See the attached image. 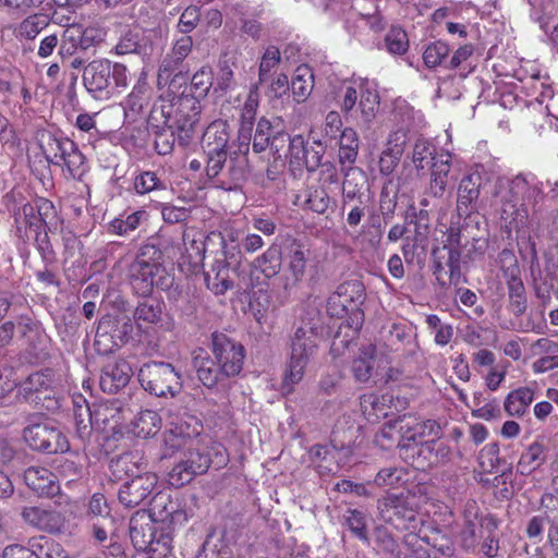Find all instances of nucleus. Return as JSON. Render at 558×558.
<instances>
[{
	"instance_id": "nucleus-54",
	"label": "nucleus",
	"mask_w": 558,
	"mask_h": 558,
	"mask_svg": "<svg viewBox=\"0 0 558 558\" xmlns=\"http://www.w3.org/2000/svg\"><path fill=\"white\" fill-rule=\"evenodd\" d=\"M48 433V424H35L24 429V439L34 450L44 451Z\"/></svg>"
},
{
	"instance_id": "nucleus-45",
	"label": "nucleus",
	"mask_w": 558,
	"mask_h": 558,
	"mask_svg": "<svg viewBox=\"0 0 558 558\" xmlns=\"http://www.w3.org/2000/svg\"><path fill=\"white\" fill-rule=\"evenodd\" d=\"M544 461V449L538 442H534L522 453L519 463L518 472L522 475H527L537 469Z\"/></svg>"
},
{
	"instance_id": "nucleus-35",
	"label": "nucleus",
	"mask_w": 558,
	"mask_h": 558,
	"mask_svg": "<svg viewBox=\"0 0 558 558\" xmlns=\"http://www.w3.org/2000/svg\"><path fill=\"white\" fill-rule=\"evenodd\" d=\"M305 253L296 245L290 253L288 267L282 275L284 289H290L302 280L305 274Z\"/></svg>"
},
{
	"instance_id": "nucleus-38",
	"label": "nucleus",
	"mask_w": 558,
	"mask_h": 558,
	"mask_svg": "<svg viewBox=\"0 0 558 558\" xmlns=\"http://www.w3.org/2000/svg\"><path fill=\"white\" fill-rule=\"evenodd\" d=\"M194 366L196 368L198 379L204 386L208 388L215 386L219 379L220 374H222L220 372V367L218 368L215 365V362L203 349L195 351Z\"/></svg>"
},
{
	"instance_id": "nucleus-37",
	"label": "nucleus",
	"mask_w": 558,
	"mask_h": 558,
	"mask_svg": "<svg viewBox=\"0 0 558 558\" xmlns=\"http://www.w3.org/2000/svg\"><path fill=\"white\" fill-rule=\"evenodd\" d=\"M161 306L159 303H140L134 312V320L138 333L149 331L161 320Z\"/></svg>"
},
{
	"instance_id": "nucleus-21",
	"label": "nucleus",
	"mask_w": 558,
	"mask_h": 558,
	"mask_svg": "<svg viewBox=\"0 0 558 558\" xmlns=\"http://www.w3.org/2000/svg\"><path fill=\"white\" fill-rule=\"evenodd\" d=\"M404 400L397 398L395 402L393 396L389 392L383 393L380 397L373 393L361 397V409L369 421L386 417L393 409L398 411L400 408H404Z\"/></svg>"
},
{
	"instance_id": "nucleus-31",
	"label": "nucleus",
	"mask_w": 558,
	"mask_h": 558,
	"mask_svg": "<svg viewBox=\"0 0 558 558\" xmlns=\"http://www.w3.org/2000/svg\"><path fill=\"white\" fill-rule=\"evenodd\" d=\"M313 88V70L306 64L299 65L295 69L292 81L290 83L293 100L298 104L304 102L311 96Z\"/></svg>"
},
{
	"instance_id": "nucleus-28",
	"label": "nucleus",
	"mask_w": 558,
	"mask_h": 558,
	"mask_svg": "<svg viewBox=\"0 0 558 558\" xmlns=\"http://www.w3.org/2000/svg\"><path fill=\"white\" fill-rule=\"evenodd\" d=\"M499 187L506 189L515 201L531 199L539 193V186L534 175L519 174L512 180H500Z\"/></svg>"
},
{
	"instance_id": "nucleus-49",
	"label": "nucleus",
	"mask_w": 558,
	"mask_h": 558,
	"mask_svg": "<svg viewBox=\"0 0 558 558\" xmlns=\"http://www.w3.org/2000/svg\"><path fill=\"white\" fill-rule=\"evenodd\" d=\"M553 488L555 494H545L542 497V506L547 509V520L551 522L556 532L550 531V537H558V477L553 480Z\"/></svg>"
},
{
	"instance_id": "nucleus-19",
	"label": "nucleus",
	"mask_w": 558,
	"mask_h": 558,
	"mask_svg": "<svg viewBox=\"0 0 558 558\" xmlns=\"http://www.w3.org/2000/svg\"><path fill=\"white\" fill-rule=\"evenodd\" d=\"M499 263L504 271V276L507 278V284L509 290V298L515 306V311L521 313L525 308L524 298V286L519 278V267L517 258L512 251L502 250L499 253Z\"/></svg>"
},
{
	"instance_id": "nucleus-16",
	"label": "nucleus",
	"mask_w": 558,
	"mask_h": 558,
	"mask_svg": "<svg viewBox=\"0 0 558 558\" xmlns=\"http://www.w3.org/2000/svg\"><path fill=\"white\" fill-rule=\"evenodd\" d=\"M386 360L378 355L373 344L360 349L359 355L353 360L351 371L354 378L360 383L373 379L375 383L385 377Z\"/></svg>"
},
{
	"instance_id": "nucleus-47",
	"label": "nucleus",
	"mask_w": 558,
	"mask_h": 558,
	"mask_svg": "<svg viewBox=\"0 0 558 558\" xmlns=\"http://www.w3.org/2000/svg\"><path fill=\"white\" fill-rule=\"evenodd\" d=\"M290 82L284 73L276 75L269 83L266 96L272 104H284L289 99Z\"/></svg>"
},
{
	"instance_id": "nucleus-2",
	"label": "nucleus",
	"mask_w": 558,
	"mask_h": 558,
	"mask_svg": "<svg viewBox=\"0 0 558 558\" xmlns=\"http://www.w3.org/2000/svg\"><path fill=\"white\" fill-rule=\"evenodd\" d=\"M230 102L240 110L241 126L236 138L238 150L232 151V154L239 153L242 156L232 174L234 179H241L246 169V155L250 150L252 128L259 106L258 84L252 83L250 86L244 87L236 96L231 97Z\"/></svg>"
},
{
	"instance_id": "nucleus-7",
	"label": "nucleus",
	"mask_w": 558,
	"mask_h": 558,
	"mask_svg": "<svg viewBox=\"0 0 558 558\" xmlns=\"http://www.w3.org/2000/svg\"><path fill=\"white\" fill-rule=\"evenodd\" d=\"M142 387L157 397H175L182 388L181 375L165 362H149L138 372Z\"/></svg>"
},
{
	"instance_id": "nucleus-53",
	"label": "nucleus",
	"mask_w": 558,
	"mask_h": 558,
	"mask_svg": "<svg viewBox=\"0 0 558 558\" xmlns=\"http://www.w3.org/2000/svg\"><path fill=\"white\" fill-rule=\"evenodd\" d=\"M133 187L140 195L155 190H163L166 186L153 171H144L134 178Z\"/></svg>"
},
{
	"instance_id": "nucleus-33",
	"label": "nucleus",
	"mask_w": 558,
	"mask_h": 558,
	"mask_svg": "<svg viewBox=\"0 0 558 558\" xmlns=\"http://www.w3.org/2000/svg\"><path fill=\"white\" fill-rule=\"evenodd\" d=\"M151 93V87L148 84V71L146 69H142L132 92L126 98V107L133 112H140L149 104Z\"/></svg>"
},
{
	"instance_id": "nucleus-4",
	"label": "nucleus",
	"mask_w": 558,
	"mask_h": 558,
	"mask_svg": "<svg viewBox=\"0 0 558 558\" xmlns=\"http://www.w3.org/2000/svg\"><path fill=\"white\" fill-rule=\"evenodd\" d=\"M138 454L124 453L116 461L118 471H124L131 480L122 485L119 490V500L126 507H135L147 499L155 490L157 475L154 473L138 474Z\"/></svg>"
},
{
	"instance_id": "nucleus-11",
	"label": "nucleus",
	"mask_w": 558,
	"mask_h": 558,
	"mask_svg": "<svg viewBox=\"0 0 558 558\" xmlns=\"http://www.w3.org/2000/svg\"><path fill=\"white\" fill-rule=\"evenodd\" d=\"M359 135L353 128L348 126L341 131L339 137L338 161L341 166V170L344 175V199H353L356 194V189H351V180L349 178L355 172L361 173L357 169L353 167L359 154Z\"/></svg>"
},
{
	"instance_id": "nucleus-43",
	"label": "nucleus",
	"mask_w": 558,
	"mask_h": 558,
	"mask_svg": "<svg viewBox=\"0 0 558 558\" xmlns=\"http://www.w3.org/2000/svg\"><path fill=\"white\" fill-rule=\"evenodd\" d=\"M38 558H69L65 549L57 542L45 537H33L28 541Z\"/></svg>"
},
{
	"instance_id": "nucleus-57",
	"label": "nucleus",
	"mask_w": 558,
	"mask_h": 558,
	"mask_svg": "<svg viewBox=\"0 0 558 558\" xmlns=\"http://www.w3.org/2000/svg\"><path fill=\"white\" fill-rule=\"evenodd\" d=\"M281 61L280 50L276 46H268L259 62L258 80L264 82L268 73L274 70Z\"/></svg>"
},
{
	"instance_id": "nucleus-48",
	"label": "nucleus",
	"mask_w": 558,
	"mask_h": 558,
	"mask_svg": "<svg viewBox=\"0 0 558 558\" xmlns=\"http://www.w3.org/2000/svg\"><path fill=\"white\" fill-rule=\"evenodd\" d=\"M435 157L433 144L426 138H417L412 153V162L416 170H424Z\"/></svg>"
},
{
	"instance_id": "nucleus-26",
	"label": "nucleus",
	"mask_w": 558,
	"mask_h": 558,
	"mask_svg": "<svg viewBox=\"0 0 558 558\" xmlns=\"http://www.w3.org/2000/svg\"><path fill=\"white\" fill-rule=\"evenodd\" d=\"M531 353L538 359L532 364L535 374H542L558 367V343L542 338L531 347Z\"/></svg>"
},
{
	"instance_id": "nucleus-58",
	"label": "nucleus",
	"mask_w": 558,
	"mask_h": 558,
	"mask_svg": "<svg viewBox=\"0 0 558 558\" xmlns=\"http://www.w3.org/2000/svg\"><path fill=\"white\" fill-rule=\"evenodd\" d=\"M83 26L78 24L70 25L63 32L62 49L73 53L76 49H83Z\"/></svg>"
},
{
	"instance_id": "nucleus-42",
	"label": "nucleus",
	"mask_w": 558,
	"mask_h": 558,
	"mask_svg": "<svg viewBox=\"0 0 558 558\" xmlns=\"http://www.w3.org/2000/svg\"><path fill=\"white\" fill-rule=\"evenodd\" d=\"M15 222L17 231L21 236L28 238L32 232H37L41 225L40 217L35 207L31 204H25L16 214Z\"/></svg>"
},
{
	"instance_id": "nucleus-56",
	"label": "nucleus",
	"mask_w": 558,
	"mask_h": 558,
	"mask_svg": "<svg viewBox=\"0 0 558 558\" xmlns=\"http://www.w3.org/2000/svg\"><path fill=\"white\" fill-rule=\"evenodd\" d=\"M214 74L209 68L203 66L191 80V87L195 97H205L213 87Z\"/></svg>"
},
{
	"instance_id": "nucleus-62",
	"label": "nucleus",
	"mask_w": 558,
	"mask_h": 558,
	"mask_svg": "<svg viewBox=\"0 0 558 558\" xmlns=\"http://www.w3.org/2000/svg\"><path fill=\"white\" fill-rule=\"evenodd\" d=\"M47 442L44 451L48 453L65 452L69 450L70 445L68 438L57 428L48 425Z\"/></svg>"
},
{
	"instance_id": "nucleus-46",
	"label": "nucleus",
	"mask_w": 558,
	"mask_h": 558,
	"mask_svg": "<svg viewBox=\"0 0 558 558\" xmlns=\"http://www.w3.org/2000/svg\"><path fill=\"white\" fill-rule=\"evenodd\" d=\"M253 266L266 278L276 276L281 268V258L278 250L272 247L268 248L254 260Z\"/></svg>"
},
{
	"instance_id": "nucleus-34",
	"label": "nucleus",
	"mask_w": 558,
	"mask_h": 558,
	"mask_svg": "<svg viewBox=\"0 0 558 558\" xmlns=\"http://www.w3.org/2000/svg\"><path fill=\"white\" fill-rule=\"evenodd\" d=\"M534 400V390L529 387H519L508 393L504 408L510 416H523Z\"/></svg>"
},
{
	"instance_id": "nucleus-23",
	"label": "nucleus",
	"mask_w": 558,
	"mask_h": 558,
	"mask_svg": "<svg viewBox=\"0 0 558 558\" xmlns=\"http://www.w3.org/2000/svg\"><path fill=\"white\" fill-rule=\"evenodd\" d=\"M24 480L27 486L40 496L52 497L60 490L56 475L43 466L28 468Z\"/></svg>"
},
{
	"instance_id": "nucleus-20",
	"label": "nucleus",
	"mask_w": 558,
	"mask_h": 558,
	"mask_svg": "<svg viewBox=\"0 0 558 558\" xmlns=\"http://www.w3.org/2000/svg\"><path fill=\"white\" fill-rule=\"evenodd\" d=\"M22 517L27 524L50 533L60 532L64 523L60 512L45 506L25 507Z\"/></svg>"
},
{
	"instance_id": "nucleus-64",
	"label": "nucleus",
	"mask_w": 558,
	"mask_h": 558,
	"mask_svg": "<svg viewBox=\"0 0 558 558\" xmlns=\"http://www.w3.org/2000/svg\"><path fill=\"white\" fill-rule=\"evenodd\" d=\"M330 197L325 189L319 187L308 192L306 204L311 210L317 214H324L328 209Z\"/></svg>"
},
{
	"instance_id": "nucleus-30",
	"label": "nucleus",
	"mask_w": 558,
	"mask_h": 558,
	"mask_svg": "<svg viewBox=\"0 0 558 558\" xmlns=\"http://www.w3.org/2000/svg\"><path fill=\"white\" fill-rule=\"evenodd\" d=\"M451 166V155L442 151L436 155L432 163L430 192L434 196L441 197L446 191L447 177Z\"/></svg>"
},
{
	"instance_id": "nucleus-17",
	"label": "nucleus",
	"mask_w": 558,
	"mask_h": 558,
	"mask_svg": "<svg viewBox=\"0 0 558 558\" xmlns=\"http://www.w3.org/2000/svg\"><path fill=\"white\" fill-rule=\"evenodd\" d=\"M110 73L109 60H94L84 69V86L94 98L109 99L112 97Z\"/></svg>"
},
{
	"instance_id": "nucleus-32",
	"label": "nucleus",
	"mask_w": 558,
	"mask_h": 558,
	"mask_svg": "<svg viewBox=\"0 0 558 558\" xmlns=\"http://www.w3.org/2000/svg\"><path fill=\"white\" fill-rule=\"evenodd\" d=\"M359 106L356 111L360 113L362 122L369 125L375 119L379 109V95L373 84L364 82L359 95Z\"/></svg>"
},
{
	"instance_id": "nucleus-9",
	"label": "nucleus",
	"mask_w": 558,
	"mask_h": 558,
	"mask_svg": "<svg viewBox=\"0 0 558 558\" xmlns=\"http://www.w3.org/2000/svg\"><path fill=\"white\" fill-rule=\"evenodd\" d=\"M364 301V287L360 281L353 280L340 284L337 291L327 301V312L333 317H343L351 313L357 330L363 320V313L359 306Z\"/></svg>"
},
{
	"instance_id": "nucleus-60",
	"label": "nucleus",
	"mask_w": 558,
	"mask_h": 558,
	"mask_svg": "<svg viewBox=\"0 0 558 558\" xmlns=\"http://www.w3.org/2000/svg\"><path fill=\"white\" fill-rule=\"evenodd\" d=\"M478 463L484 472L490 473L499 463V447L497 444H488L482 448Z\"/></svg>"
},
{
	"instance_id": "nucleus-39",
	"label": "nucleus",
	"mask_w": 558,
	"mask_h": 558,
	"mask_svg": "<svg viewBox=\"0 0 558 558\" xmlns=\"http://www.w3.org/2000/svg\"><path fill=\"white\" fill-rule=\"evenodd\" d=\"M206 472V460L198 459L192 464H187L184 460L178 463L169 473V483L172 486L179 487L186 483H190L192 478L197 474Z\"/></svg>"
},
{
	"instance_id": "nucleus-59",
	"label": "nucleus",
	"mask_w": 558,
	"mask_h": 558,
	"mask_svg": "<svg viewBox=\"0 0 558 558\" xmlns=\"http://www.w3.org/2000/svg\"><path fill=\"white\" fill-rule=\"evenodd\" d=\"M449 53V47L444 41H436L426 47L423 59L428 68H435L444 61Z\"/></svg>"
},
{
	"instance_id": "nucleus-41",
	"label": "nucleus",
	"mask_w": 558,
	"mask_h": 558,
	"mask_svg": "<svg viewBox=\"0 0 558 558\" xmlns=\"http://www.w3.org/2000/svg\"><path fill=\"white\" fill-rule=\"evenodd\" d=\"M205 280L207 288L215 294H223L233 286L228 274V267L219 260L213 266L211 272L206 275Z\"/></svg>"
},
{
	"instance_id": "nucleus-3",
	"label": "nucleus",
	"mask_w": 558,
	"mask_h": 558,
	"mask_svg": "<svg viewBox=\"0 0 558 558\" xmlns=\"http://www.w3.org/2000/svg\"><path fill=\"white\" fill-rule=\"evenodd\" d=\"M161 253L153 245H146L130 269L131 283L140 295H148L154 287L166 289L171 278L160 263Z\"/></svg>"
},
{
	"instance_id": "nucleus-1",
	"label": "nucleus",
	"mask_w": 558,
	"mask_h": 558,
	"mask_svg": "<svg viewBox=\"0 0 558 558\" xmlns=\"http://www.w3.org/2000/svg\"><path fill=\"white\" fill-rule=\"evenodd\" d=\"M130 537L138 551L133 558H169L172 555L170 524L154 520L146 511L132 515Z\"/></svg>"
},
{
	"instance_id": "nucleus-12",
	"label": "nucleus",
	"mask_w": 558,
	"mask_h": 558,
	"mask_svg": "<svg viewBox=\"0 0 558 558\" xmlns=\"http://www.w3.org/2000/svg\"><path fill=\"white\" fill-rule=\"evenodd\" d=\"M120 407L118 402H109L99 405L94 413L90 412L88 407H77L75 411L76 433L81 439L89 436L93 425H98L102 422L105 425H110L111 429L120 423Z\"/></svg>"
},
{
	"instance_id": "nucleus-10",
	"label": "nucleus",
	"mask_w": 558,
	"mask_h": 558,
	"mask_svg": "<svg viewBox=\"0 0 558 558\" xmlns=\"http://www.w3.org/2000/svg\"><path fill=\"white\" fill-rule=\"evenodd\" d=\"M201 116V105L195 97H184L173 117H169V129L175 134L180 145H187L196 135Z\"/></svg>"
},
{
	"instance_id": "nucleus-18",
	"label": "nucleus",
	"mask_w": 558,
	"mask_h": 558,
	"mask_svg": "<svg viewBox=\"0 0 558 558\" xmlns=\"http://www.w3.org/2000/svg\"><path fill=\"white\" fill-rule=\"evenodd\" d=\"M323 155V150L308 149L302 135H294L289 138V148L286 158L294 175L301 173L304 169L315 171L320 165Z\"/></svg>"
},
{
	"instance_id": "nucleus-63",
	"label": "nucleus",
	"mask_w": 558,
	"mask_h": 558,
	"mask_svg": "<svg viewBox=\"0 0 558 558\" xmlns=\"http://www.w3.org/2000/svg\"><path fill=\"white\" fill-rule=\"evenodd\" d=\"M408 143V133L403 129L391 131L385 143L384 150L402 157Z\"/></svg>"
},
{
	"instance_id": "nucleus-15",
	"label": "nucleus",
	"mask_w": 558,
	"mask_h": 558,
	"mask_svg": "<svg viewBox=\"0 0 558 558\" xmlns=\"http://www.w3.org/2000/svg\"><path fill=\"white\" fill-rule=\"evenodd\" d=\"M381 518L397 530L414 533L421 519L412 508H408L403 498L390 495L379 502Z\"/></svg>"
},
{
	"instance_id": "nucleus-5",
	"label": "nucleus",
	"mask_w": 558,
	"mask_h": 558,
	"mask_svg": "<svg viewBox=\"0 0 558 558\" xmlns=\"http://www.w3.org/2000/svg\"><path fill=\"white\" fill-rule=\"evenodd\" d=\"M398 447L404 460L410 459L409 451L421 454L425 449L430 450L435 440L440 437V426L432 420H421L416 416L399 417Z\"/></svg>"
},
{
	"instance_id": "nucleus-55",
	"label": "nucleus",
	"mask_w": 558,
	"mask_h": 558,
	"mask_svg": "<svg viewBox=\"0 0 558 558\" xmlns=\"http://www.w3.org/2000/svg\"><path fill=\"white\" fill-rule=\"evenodd\" d=\"M385 43L387 50L392 54H403L409 47L407 33L399 27H393L388 32Z\"/></svg>"
},
{
	"instance_id": "nucleus-13",
	"label": "nucleus",
	"mask_w": 558,
	"mask_h": 558,
	"mask_svg": "<svg viewBox=\"0 0 558 558\" xmlns=\"http://www.w3.org/2000/svg\"><path fill=\"white\" fill-rule=\"evenodd\" d=\"M230 138V126L225 120H216L210 123L203 134V145L206 150V154L217 153L219 150H226L228 147L229 153V172L230 177L233 181L238 182L241 179H234L232 171L238 166L239 159L241 158V154H232V151L238 150L236 141L231 145H228ZM245 175V173L243 174Z\"/></svg>"
},
{
	"instance_id": "nucleus-22",
	"label": "nucleus",
	"mask_w": 558,
	"mask_h": 558,
	"mask_svg": "<svg viewBox=\"0 0 558 558\" xmlns=\"http://www.w3.org/2000/svg\"><path fill=\"white\" fill-rule=\"evenodd\" d=\"M347 453L344 450H339L333 446L317 445L311 448L308 457L312 465L322 475L332 474L339 471L341 465V458Z\"/></svg>"
},
{
	"instance_id": "nucleus-25",
	"label": "nucleus",
	"mask_w": 558,
	"mask_h": 558,
	"mask_svg": "<svg viewBox=\"0 0 558 558\" xmlns=\"http://www.w3.org/2000/svg\"><path fill=\"white\" fill-rule=\"evenodd\" d=\"M363 85L362 81L343 80L332 84L328 95L341 111L348 114L355 108Z\"/></svg>"
},
{
	"instance_id": "nucleus-44",
	"label": "nucleus",
	"mask_w": 558,
	"mask_h": 558,
	"mask_svg": "<svg viewBox=\"0 0 558 558\" xmlns=\"http://www.w3.org/2000/svg\"><path fill=\"white\" fill-rule=\"evenodd\" d=\"M49 24L48 16L45 14H33L23 20L15 28L19 38L34 39Z\"/></svg>"
},
{
	"instance_id": "nucleus-36",
	"label": "nucleus",
	"mask_w": 558,
	"mask_h": 558,
	"mask_svg": "<svg viewBox=\"0 0 558 558\" xmlns=\"http://www.w3.org/2000/svg\"><path fill=\"white\" fill-rule=\"evenodd\" d=\"M480 178L470 174L464 177L458 187L457 209L460 215H468L470 205L475 202L480 195Z\"/></svg>"
},
{
	"instance_id": "nucleus-14",
	"label": "nucleus",
	"mask_w": 558,
	"mask_h": 558,
	"mask_svg": "<svg viewBox=\"0 0 558 558\" xmlns=\"http://www.w3.org/2000/svg\"><path fill=\"white\" fill-rule=\"evenodd\" d=\"M213 352L226 376L238 375L243 366L244 348L225 333L213 335Z\"/></svg>"
},
{
	"instance_id": "nucleus-40",
	"label": "nucleus",
	"mask_w": 558,
	"mask_h": 558,
	"mask_svg": "<svg viewBox=\"0 0 558 558\" xmlns=\"http://www.w3.org/2000/svg\"><path fill=\"white\" fill-rule=\"evenodd\" d=\"M41 151L49 163L59 165L61 157L66 150L72 149V141L69 138H58L48 134L41 138Z\"/></svg>"
},
{
	"instance_id": "nucleus-61",
	"label": "nucleus",
	"mask_w": 558,
	"mask_h": 558,
	"mask_svg": "<svg viewBox=\"0 0 558 558\" xmlns=\"http://www.w3.org/2000/svg\"><path fill=\"white\" fill-rule=\"evenodd\" d=\"M234 83V73L227 63L219 65V69L213 80L214 93H226Z\"/></svg>"
},
{
	"instance_id": "nucleus-6",
	"label": "nucleus",
	"mask_w": 558,
	"mask_h": 558,
	"mask_svg": "<svg viewBox=\"0 0 558 558\" xmlns=\"http://www.w3.org/2000/svg\"><path fill=\"white\" fill-rule=\"evenodd\" d=\"M317 350V337L312 329L299 328L292 339L291 356L284 373L282 389L289 393L299 384Z\"/></svg>"
},
{
	"instance_id": "nucleus-24",
	"label": "nucleus",
	"mask_w": 558,
	"mask_h": 558,
	"mask_svg": "<svg viewBox=\"0 0 558 558\" xmlns=\"http://www.w3.org/2000/svg\"><path fill=\"white\" fill-rule=\"evenodd\" d=\"M131 366L126 361L107 364L100 375V387L105 392L116 393L125 387L131 378Z\"/></svg>"
},
{
	"instance_id": "nucleus-50",
	"label": "nucleus",
	"mask_w": 558,
	"mask_h": 558,
	"mask_svg": "<svg viewBox=\"0 0 558 558\" xmlns=\"http://www.w3.org/2000/svg\"><path fill=\"white\" fill-rule=\"evenodd\" d=\"M61 161L64 162L66 170L72 178H81L85 170V157L77 149L76 144L72 141V149L66 150L61 157Z\"/></svg>"
},
{
	"instance_id": "nucleus-8",
	"label": "nucleus",
	"mask_w": 558,
	"mask_h": 558,
	"mask_svg": "<svg viewBox=\"0 0 558 558\" xmlns=\"http://www.w3.org/2000/svg\"><path fill=\"white\" fill-rule=\"evenodd\" d=\"M202 429L203 426L197 418L187 416L171 430L174 437L181 439L178 444L171 445V447H183L186 450L185 459L183 460L187 464H192L194 461L197 462L201 458L205 459L207 470L211 465V458L210 454L205 451L209 447L210 437L201 436Z\"/></svg>"
},
{
	"instance_id": "nucleus-27",
	"label": "nucleus",
	"mask_w": 558,
	"mask_h": 558,
	"mask_svg": "<svg viewBox=\"0 0 558 558\" xmlns=\"http://www.w3.org/2000/svg\"><path fill=\"white\" fill-rule=\"evenodd\" d=\"M497 196L502 203L500 207V219L505 228L509 232L523 228L527 219L526 209L522 205H519L518 201L514 198L511 197L508 199L507 194L500 191L497 193Z\"/></svg>"
},
{
	"instance_id": "nucleus-51",
	"label": "nucleus",
	"mask_w": 558,
	"mask_h": 558,
	"mask_svg": "<svg viewBox=\"0 0 558 558\" xmlns=\"http://www.w3.org/2000/svg\"><path fill=\"white\" fill-rule=\"evenodd\" d=\"M145 215V211L137 210L128 215L125 218H116L109 225V231L117 235H125L134 231Z\"/></svg>"
},
{
	"instance_id": "nucleus-52",
	"label": "nucleus",
	"mask_w": 558,
	"mask_h": 558,
	"mask_svg": "<svg viewBox=\"0 0 558 558\" xmlns=\"http://www.w3.org/2000/svg\"><path fill=\"white\" fill-rule=\"evenodd\" d=\"M374 3V0H371ZM376 7L373 4V12L361 13L355 21V29L353 31V35L361 39L363 33L365 31H369L373 33H377L381 29V20L375 14Z\"/></svg>"
},
{
	"instance_id": "nucleus-29",
	"label": "nucleus",
	"mask_w": 558,
	"mask_h": 558,
	"mask_svg": "<svg viewBox=\"0 0 558 558\" xmlns=\"http://www.w3.org/2000/svg\"><path fill=\"white\" fill-rule=\"evenodd\" d=\"M161 429V416L153 410L141 411L132 421L130 433L138 438H150Z\"/></svg>"
}]
</instances>
